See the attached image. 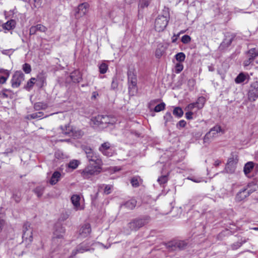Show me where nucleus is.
Segmentation results:
<instances>
[{
    "mask_svg": "<svg viewBox=\"0 0 258 258\" xmlns=\"http://www.w3.org/2000/svg\"><path fill=\"white\" fill-rule=\"evenodd\" d=\"M35 80H36L35 78H31L27 83V88H29V89L33 87V86L34 85Z\"/></svg>",
    "mask_w": 258,
    "mask_h": 258,
    "instance_id": "nucleus-53",
    "label": "nucleus"
},
{
    "mask_svg": "<svg viewBox=\"0 0 258 258\" xmlns=\"http://www.w3.org/2000/svg\"><path fill=\"white\" fill-rule=\"evenodd\" d=\"M195 107H197V104L196 102L190 103L187 107V109L190 110H192Z\"/></svg>",
    "mask_w": 258,
    "mask_h": 258,
    "instance_id": "nucleus-62",
    "label": "nucleus"
},
{
    "mask_svg": "<svg viewBox=\"0 0 258 258\" xmlns=\"http://www.w3.org/2000/svg\"><path fill=\"white\" fill-rule=\"evenodd\" d=\"M60 128L62 133L64 135H68L69 136H72V135H74V130L72 127L70 125H66L64 127L61 126Z\"/></svg>",
    "mask_w": 258,
    "mask_h": 258,
    "instance_id": "nucleus-25",
    "label": "nucleus"
},
{
    "mask_svg": "<svg viewBox=\"0 0 258 258\" xmlns=\"http://www.w3.org/2000/svg\"><path fill=\"white\" fill-rule=\"evenodd\" d=\"M16 26V21L14 20H10L4 23L2 25V27L4 29L7 30H11L13 29Z\"/></svg>",
    "mask_w": 258,
    "mask_h": 258,
    "instance_id": "nucleus-24",
    "label": "nucleus"
},
{
    "mask_svg": "<svg viewBox=\"0 0 258 258\" xmlns=\"http://www.w3.org/2000/svg\"><path fill=\"white\" fill-rule=\"evenodd\" d=\"M9 77L0 75V84H4L7 81Z\"/></svg>",
    "mask_w": 258,
    "mask_h": 258,
    "instance_id": "nucleus-60",
    "label": "nucleus"
},
{
    "mask_svg": "<svg viewBox=\"0 0 258 258\" xmlns=\"http://www.w3.org/2000/svg\"><path fill=\"white\" fill-rule=\"evenodd\" d=\"M254 167V164L252 162L246 163L244 167L243 171L246 175H247L252 170Z\"/></svg>",
    "mask_w": 258,
    "mask_h": 258,
    "instance_id": "nucleus-26",
    "label": "nucleus"
},
{
    "mask_svg": "<svg viewBox=\"0 0 258 258\" xmlns=\"http://www.w3.org/2000/svg\"><path fill=\"white\" fill-rule=\"evenodd\" d=\"M24 80V75L20 71L15 73L11 80L12 87L13 88H18Z\"/></svg>",
    "mask_w": 258,
    "mask_h": 258,
    "instance_id": "nucleus-6",
    "label": "nucleus"
},
{
    "mask_svg": "<svg viewBox=\"0 0 258 258\" xmlns=\"http://www.w3.org/2000/svg\"><path fill=\"white\" fill-rule=\"evenodd\" d=\"M137 202L135 200H131L130 201H127L125 203H124L122 207H124L127 209L128 210H133L136 206Z\"/></svg>",
    "mask_w": 258,
    "mask_h": 258,
    "instance_id": "nucleus-27",
    "label": "nucleus"
},
{
    "mask_svg": "<svg viewBox=\"0 0 258 258\" xmlns=\"http://www.w3.org/2000/svg\"><path fill=\"white\" fill-rule=\"evenodd\" d=\"M44 188H45L43 186H38L33 189V191L37 195L38 197L40 198L42 196Z\"/></svg>",
    "mask_w": 258,
    "mask_h": 258,
    "instance_id": "nucleus-28",
    "label": "nucleus"
},
{
    "mask_svg": "<svg viewBox=\"0 0 258 258\" xmlns=\"http://www.w3.org/2000/svg\"><path fill=\"white\" fill-rule=\"evenodd\" d=\"M169 19L168 13L165 15H159L155 21V29L158 32L163 31L166 27Z\"/></svg>",
    "mask_w": 258,
    "mask_h": 258,
    "instance_id": "nucleus-4",
    "label": "nucleus"
},
{
    "mask_svg": "<svg viewBox=\"0 0 258 258\" xmlns=\"http://www.w3.org/2000/svg\"><path fill=\"white\" fill-rule=\"evenodd\" d=\"M250 185H248V187L246 188H243V189L239 191L236 195L235 199L238 202H240L244 200L246 197L249 196V195L252 193L256 190V186L252 189H250Z\"/></svg>",
    "mask_w": 258,
    "mask_h": 258,
    "instance_id": "nucleus-8",
    "label": "nucleus"
},
{
    "mask_svg": "<svg viewBox=\"0 0 258 258\" xmlns=\"http://www.w3.org/2000/svg\"><path fill=\"white\" fill-rule=\"evenodd\" d=\"M81 197L78 195H73L71 199L72 203L73 204L74 209L77 210H81L83 209V207L80 205Z\"/></svg>",
    "mask_w": 258,
    "mask_h": 258,
    "instance_id": "nucleus-16",
    "label": "nucleus"
},
{
    "mask_svg": "<svg viewBox=\"0 0 258 258\" xmlns=\"http://www.w3.org/2000/svg\"><path fill=\"white\" fill-rule=\"evenodd\" d=\"M70 77L72 81L74 83H79L82 80V75L80 72L78 70L72 72L70 75Z\"/></svg>",
    "mask_w": 258,
    "mask_h": 258,
    "instance_id": "nucleus-19",
    "label": "nucleus"
},
{
    "mask_svg": "<svg viewBox=\"0 0 258 258\" xmlns=\"http://www.w3.org/2000/svg\"><path fill=\"white\" fill-rule=\"evenodd\" d=\"M36 27L35 26H31L29 29V35H35L37 32Z\"/></svg>",
    "mask_w": 258,
    "mask_h": 258,
    "instance_id": "nucleus-54",
    "label": "nucleus"
},
{
    "mask_svg": "<svg viewBox=\"0 0 258 258\" xmlns=\"http://www.w3.org/2000/svg\"><path fill=\"white\" fill-rule=\"evenodd\" d=\"M131 183L133 186L137 187L139 186V182L137 177H134L132 178Z\"/></svg>",
    "mask_w": 258,
    "mask_h": 258,
    "instance_id": "nucleus-47",
    "label": "nucleus"
},
{
    "mask_svg": "<svg viewBox=\"0 0 258 258\" xmlns=\"http://www.w3.org/2000/svg\"><path fill=\"white\" fill-rule=\"evenodd\" d=\"M23 70L25 72L26 74H29L31 71V68L29 64L28 63H24L23 65Z\"/></svg>",
    "mask_w": 258,
    "mask_h": 258,
    "instance_id": "nucleus-46",
    "label": "nucleus"
},
{
    "mask_svg": "<svg viewBox=\"0 0 258 258\" xmlns=\"http://www.w3.org/2000/svg\"><path fill=\"white\" fill-rule=\"evenodd\" d=\"M102 115H98L96 116L93 117L91 119V124L94 127H98L101 128V119Z\"/></svg>",
    "mask_w": 258,
    "mask_h": 258,
    "instance_id": "nucleus-18",
    "label": "nucleus"
},
{
    "mask_svg": "<svg viewBox=\"0 0 258 258\" xmlns=\"http://www.w3.org/2000/svg\"><path fill=\"white\" fill-rule=\"evenodd\" d=\"M150 221V217L148 216L140 218H136L132 220L127 224V227L128 232L137 231L140 228L147 225Z\"/></svg>",
    "mask_w": 258,
    "mask_h": 258,
    "instance_id": "nucleus-2",
    "label": "nucleus"
},
{
    "mask_svg": "<svg viewBox=\"0 0 258 258\" xmlns=\"http://www.w3.org/2000/svg\"><path fill=\"white\" fill-rule=\"evenodd\" d=\"M79 161L77 160H73L71 161L68 164V167L69 168H72V169H75L77 168L79 164Z\"/></svg>",
    "mask_w": 258,
    "mask_h": 258,
    "instance_id": "nucleus-32",
    "label": "nucleus"
},
{
    "mask_svg": "<svg viewBox=\"0 0 258 258\" xmlns=\"http://www.w3.org/2000/svg\"><path fill=\"white\" fill-rule=\"evenodd\" d=\"M127 82L129 93L132 95H134L137 92V78L134 68H132L128 69Z\"/></svg>",
    "mask_w": 258,
    "mask_h": 258,
    "instance_id": "nucleus-1",
    "label": "nucleus"
},
{
    "mask_svg": "<svg viewBox=\"0 0 258 258\" xmlns=\"http://www.w3.org/2000/svg\"><path fill=\"white\" fill-rule=\"evenodd\" d=\"M183 69V66L180 63H177L175 65V72L176 73H179L181 72Z\"/></svg>",
    "mask_w": 258,
    "mask_h": 258,
    "instance_id": "nucleus-51",
    "label": "nucleus"
},
{
    "mask_svg": "<svg viewBox=\"0 0 258 258\" xmlns=\"http://www.w3.org/2000/svg\"><path fill=\"white\" fill-rule=\"evenodd\" d=\"M65 233L64 228L60 225L56 226L55 230L53 232L52 238L53 242L56 243L57 239H62Z\"/></svg>",
    "mask_w": 258,
    "mask_h": 258,
    "instance_id": "nucleus-10",
    "label": "nucleus"
},
{
    "mask_svg": "<svg viewBox=\"0 0 258 258\" xmlns=\"http://www.w3.org/2000/svg\"><path fill=\"white\" fill-rule=\"evenodd\" d=\"M61 174L58 171H55L52 175L49 183L51 185L55 184L60 178Z\"/></svg>",
    "mask_w": 258,
    "mask_h": 258,
    "instance_id": "nucleus-23",
    "label": "nucleus"
},
{
    "mask_svg": "<svg viewBox=\"0 0 258 258\" xmlns=\"http://www.w3.org/2000/svg\"><path fill=\"white\" fill-rule=\"evenodd\" d=\"M89 250L90 249L88 246H86L84 243H82V244L78 246L75 250H74L72 252V256L76 255L78 253H83L84 252Z\"/></svg>",
    "mask_w": 258,
    "mask_h": 258,
    "instance_id": "nucleus-20",
    "label": "nucleus"
},
{
    "mask_svg": "<svg viewBox=\"0 0 258 258\" xmlns=\"http://www.w3.org/2000/svg\"><path fill=\"white\" fill-rule=\"evenodd\" d=\"M91 231V226L88 223L82 225L79 230V235L81 237H87L90 234Z\"/></svg>",
    "mask_w": 258,
    "mask_h": 258,
    "instance_id": "nucleus-14",
    "label": "nucleus"
},
{
    "mask_svg": "<svg viewBox=\"0 0 258 258\" xmlns=\"http://www.w3.org/2000/svg\"><path fill=\"white\" fill-rule=\"evenodd\" d=\"M116 119L115 117L103 115L101 119V129L106 127L108 125H113L116 122Z\"/></svg>",
    "mask_w": 258,
    "mask_h": 258,
    "instance_id": "nucleus-11",
    "label": "nucleus"
},
{
    "mask_svg": "<svg viewBox=\"0 0 258 258\" xmlns=\"http://www.w3.org/2000/svg\"><path fill=\"white\" fill-rule=\"evenodd\" d=\"M151 0H139V7L140 8L144 9L148 7Z\"/></svg>",
    "mask_w": 258,
    "mask_h": 258,
    "instance_id": "nucleus-31",
    "label": "nucleus"
},
{
    "mask_svg": "<svg viewBox=\"0 0 258 258\" xmlns=\"http://www.w3.org/2000/svg\"><path fill=\"white\" fill-rule=\"evenodd\" d=\"M22 239V242L26 245H29L33 241V229L28 223L23 226Z\"/></svg>",
    "mask_w": 258,
    "mask_h": 258,
    "instance_id": "nucleus-5",
    "label": "nucleus"
},
{
    "mask_svg": "<svg viewBox=\"0 0 258 258\" xmlns=\"http://www.w3.org/2000/svg\"><path fill=\"white\" fill-rule=\"evenodd\" d=\"M14 96V93L10 89H4L0 92V96L3 98H13Z\"/></svg>",
    "mask_w": 258,
    "mask_h": 258,
    "instance_id": "nucleus-21",
    "label": "nucleus"
},
{
    "mask_svg": "<svg viewBox=\"0 0 258 258\" xmlns=\"http://www.w3.org/2000/svg\"><path fill=\"white\" fill-rule=\"evenodd\" d=\"M175 243L176 244V247L179 250L183 249L186 245V243L184 241L181 240H176V243Z\"/></svg>",
    "mask_w": 258,
    "mask_h": 258,
    "instance_id": "nucleus-40",
    "label": "nucleus"
},
{
    "mask_svg": "<svg viewBox=\"0 0 258 258\" xmlns=\"http://www.w3.org/2000/svg\"><path fill=\"white\" fill-rule=\"evenodd\" d=\"M158 102V100H151L149 104H148V107L150 109V110H152L153 108V106Z\"/></svg>",
    "mask_w": 258,
    "mask_h": 258,
    "instance_id": "nucleus-57",
    "label": "nucleus"
},
{
    "mask_svg": "<svg viewBox=\"0 0 258 258\" xmlns=\"http://www.w3.org/2000/svg\"><path fill=\"white\" fill-rule=\"evenodd\" d=\"M86 156L90 162H93V164H94L102 165L101 159L94 151L92 153L87 155Z\"/></svg>",
    "mask_w": 258,
    "mask_h": 258,
    "instance_id": "nucleus-15",
    "label": "nucleus"
},
{
    "mask_svg": "<svg viewBox=\"0 0 258 258\" xmlns=\"http://www.w3.org/2000/svg\"><path fill=\"white\" fill-rule=\"evenodd\" d=\"M37 80L41 83V86L46 84V77L43 74H40L37 76Z\"/></svg>",
    "mask_w": 258,
    "mask_h": 258,
    "instance_id": "nucleus-35",
    "label": "nucleus"
},
{
    "mask_svg": "<svg viewBox=\"0 0 258 258\" xmlns=\"http://www.w3.org/2000/svg\"><path fill=\"white\" fill-rule=\"evenodd\" d=\"M235 168L236 162L233 158L229 159L225 167V170L226 172L228 173H232L235 171Z\"/></svg>",
    "mask_w": 258,
    "mask_h": 258,
    "instance_id": "nucleus-17",
    "label": "nucleus"
},
{
    "mask_svg": "<svg viewBox=\"0 0 258 258\" xmlns=\"http://www.w3.org/2000/svg\"><path fill=\"white\" fill-rule=\"evenodd\" d=\"M221 132L224 133L223 131L222 130L220 126L216 125L213 127L211 128L210 131L207 133L204 137V142H206L212 138H215L218 136V133Z\"/></svg>",
    "mask_w": 258,
    "mask_h": 258,
    "instance_id": "nucleus-7",
    "label": "nucleus"
},
{
    "mask_svg": "<svg viewBox=\"0 0 258 258\" xmlns=\"http://www.w3.org/2000/svg\"><path fill=\"white\" fill-rule=\"evenodd\" d=\"M185 125H186V122L184 120H181L177 124V127H178V126H179V127H183L185 126Z\"/></svg>",
    "mask_w": 258,
    "mask_h": 258,
    "instance_id": "nucleus-59",
    "label": "nucleus"
},
{
    "mask_svg": "<svg viewBox=\"0 0 258 258\" xmlns=\"http://www.w3.org/2000/svg\"><path fill=\"white\" fill-rule=\"evenodd\" d=\"M37 31H39L42 33H45L48 29L43 25L38 24L36 25Z\"/></svg>",
    "mask_w": 258,
    "mask_h": 258,
    "instance_id": "nucleus-41",
    "label": "nucleus"
},
{
    "mask_svg": "<svg viewBox=\"0 0 258 258\" xmlns=\"http://www.w3.org/2000/svg\"><path fill=\"white\" fill-rule=\"evenodd\" d=\"M46 108V105L42 103L38 102L36 103L34 105V108L36 110H39L40 109H45Z\"/></svg>",
    "mask_w": 258,
    "mask_h": 258,
    "instance_id": "nucleus-49",
    "label": "nucleus"
},
{
    "mask_svg": "<svg viewBox=\"0 0 258 258\" xmlns=\"http://www.w3.org/2000/svg\"><path fill=\"white\" fill-rule=\"evenodd\" d=\"M0 74H2V76H4L5 77H9L10 76L9 71L7 70L1 69L0 70Z\"/></svg>",
    "mask_w": 258,
    "mask_h": 258,
    "instance_id": "nucleus-56",
    "label": "nucleus"
},
{
    "mask_svg": "<svg viewBox=\"0 0 258 258\" xmlns=\"http://www.w3.org/2000/svg\"><path fill=\"white\" fill-rule=\"evenodd\" d=\"M102 165L94 164L91 163L81 171V175L84 179H89L101 172Z\"/></svg>",
    "mask_w": 258,
    "mask_h": 258,
    "instance_id": "nucleus-3",
    "label": "nucleus"
},
{
    "mask_svg": "<svg viewBox=\"0 0 258 258\" xmlns=\"http://www.w3.org/2000/svg\"><path fill=\"white\" fill-rule=\"evenodd\" d=\"M176 240L172 241L168 243L167 247L170 250H178L177 247H176V244H175Z\"/></svg>",
    "mask_w": 258,
    "mask_h": 258,
    "instance_id": "nucleus-38",
    "label": "nucleus"
},
{
    "mask_svg": "<svg viewBox=\"0 0 258 258\" xmlns=\"http://www.w3.org/2000/svg\"><path fill=\"white\" fill-rule=\"evenodd\" d=\"M82 149L85 152L86 156L93 152V150L90 147L86 146H82Z\"/></svg>",
    "mask_w": 258,
    "mask_h": 258,
    "instance_id": "nucleus-52",
    "label": "nucleus"
},
{
    "mask_svg": "<svg viewBox=\"0 0 258 258\" xmlns=\"http://www.w3.org/2000/svg\"><path fill=\"white\" fill-rule=\"evenodd\" d=\"M246 79L245 75L241 73L238 75V76L235 79V82L236 83H241L243 82Z\"/></svg>",
    "mask_w": 258,
    "mask_h": 258,
    "instance_id": "nucleus-36",
    "label": "nucleus"
},
{
    "mask_svg": "<svg viewBox=\"0 0 258 258\" xmlns=\"http://www.w3.org/2000/svg\"><path fill=\"white\" fill-rule=\"evenodd\" d=\"M99 150L103 155L107 156H111L112 154L110 144L109 142H105L101 144L99 148Z\"/></svg>",
    "mask_w": 258,
    "mask_h": 258,
    "instance_id": "nucleus-13",
    "label": "nucleus"
},
{
    "mask_svg": "<svg viewBox=\"0 0 258 258\" xmlns=\"http://www.w3.org/2000/svg\"><path fill=\"white\" fill-rule=\"evenodd\" d=\"M168 180V175H162L160 177H159L157 179L158 183L160 185L166 183Z\"/></svg>",
    "mask_w": 258,
    "mask_h": 258,
    "instance_id": "nucleus-42",
    "label": "nucleus"
},
{
    "mask_svg": "<svg viewBox=\"0 0 258 258\" xmlns=\"http://www.w3.org/2000/svg\"><path fill=\"white\" fill-rule=\"evenodd\" d=\"M13 198L17 203L19 202L21 199V193L19 191H16L13 195Z\"/></svg>",
    "mask_w": 258,
    "mask_h": 258,
    "instance_id": "nucleus-44",
    "label": "nucleus"
},
{
    "mask_svg": "<svg viewBox=\"0 0 258 258\" xmlns=\"http://www.w3.org/2000/svg\"><path fill=\"white\" fill-rule=\"evenodd\" d=\"M54 156L58 159H62L64 158L65 155L61 151L58 150L55 152Z\"/></svg>",
    "mask_w": 258,
    "mask_h": 258,
    "instance_id": "nucleus-45",
    "label": "nucleus"
},
{
    "mask_svg": "<svg viewBox=\"0 0 258 258\" xmlns=\"http://www.w3.org/2000/svg\"><path fill=\"white\" fill-rule=\"evenodd\" d=\"M74 135H72V136L77 138H79L83 135V133L81 130L74 131Z\"/></svg>",
    "mask_w": 258,
    "mask_h": 258,
    "instance_id": "nucleus-50",
    "label": "nucleus"
},
{
    "mask_svg": "<svg viewBox=\"0 0 258 258\" xmlns=\"http://www.w3.org/2000/svg\"><path fill=\"white\" fill-rule=\"evenodd\" d=\"M206 102L205 98L204 97H200L196 101L197 107L198 109H201L203 107Z\"/></svg>",
    "mask_w": 258,
    "mask_h": 258,
    "instance_id": "nucleus-29",
    "label": "nucleus"
},
{
    "mask_svg": "<svg viewBox=\"0 0 258 258\" xmlns=\"http://www.w3.org/2000/svg\"><path fill=\"white\" fill-rule=\"evenodd\" d=\"M164 119L165 120V124L167 125V122H171L173 121V117L171 114V113L167 112L166 113L164 116Z\"/></svg>",
    "mask_w": 258,
    "mask_h": 258,
    "instance_id": "nucleus-37",
    "label": "nucleus"
},
{
    "mask_svg": "<svg viewBox=\"0 0 258 258\" xmlns=\"http://www.w3.org/2000/svg\"><path fill=\"white\" fill-rule=\"evenodd\" d=\"M108 69V66L105 62H102L99 66V72L101 74H105Z\"/></svg>",
    "mask_w": 258,
    "mask_h": 258,
    "instance_id": "nucleus-30",
    "label": "nucleus"
},
{
    "mask_svg": "<svg viewBox=\"0 0 258 258\" xmlns=\"http://www.w3.org/2000/svg\"><path fill=\"white\" fill-rule=\"evenodd\" d=\"M111 88L113 89H115L117 88L118 86V82L116 78H113L112 79V83H111Z\"/></svg>",
    "mask_w": 258,
    "mask_h": 258,
    "instance_id": "nucleus-55",
    "label": "nucleus"
},
{
    "mask_svg": "<svg viewBox=\"0 0 258 258\" xmlns=\"http://www.w3.org/2000/svg\"><path fill=\"white\" fill-rule=\"evenodd\" d=\"M173 114L178 117H181L183 115V112L181 108L177 107L174 109Z\"/></svg>",
    "mask_w": 258,
    "mask_h": 258,
    "instance_id": "nucleus-33",
    "label": "nucleus"
},
{
    "mask_svg": "<svg viewBox=\"0 0 258 258\" xmlns=\"http://www.w3.org/2000/svg\"><path fill=\"white\" fill-rule=\"evenodd\" d=\"M247 58H249L250 60H253L258 56V49L255 48H251L249 49L246 52Z\"/></svg>",
    "mask_w": 258,
    "mask_h": 258,
    "instance_id": "nucleus-22",
    "label": "nucleus"
},
{
    "mask_svg": "<svg viewBox=\"0 0 258 258\" xmlns=\"http://www.w3.org/2000/svg\"><path fill=\"white\" fill-rule=\"evenodd\" d=\"M193 113L191 111L186 112L185 117L187 119H191L192 118Z\"/></svg>",
    "mask_w": 258,
    "mask_h": 258,
    "instance_id": "nucleus-61",
    "label": "nucleus"
},
{
    "mask_svg": "<svg viewBox=\"0 0 258 258\" xmlns=\"http://www.w3.org/2000/svg\"><path fill=\"white\" fill-rule=\"evenodd\" d=\"M111 190V186L109 185H106L104 188V192L106 194H109L110 193Z\"/></svg>",
    "mask_w": 258,
    "mask_h": 258,
    "instance_id": "nucleus-64",
    "label": "nucleus"
},
{
    "mask_svg": "<svg viewBox=\"0 0 258 258\" xmlns=\"http://www.w3.org/2000/svg\"><path fill=\"white\" fill-rule=\"evenodd\" d=\"M165 107V104L164 102H162L158 105H157L153 109L154 111L156 112H160L162 110H163Z\"/></svg>",
    "mask_w": 258,
    "mask_h": 258,
    "instance_id": "nucleus-39",
    "label": "nucleus"
},
{
    "mask_svg": "<svg viewBox=\"0 0 258 258\" xmlns=\"http://www.w3.org/2000/svg\"><path fill=\"white\" fill-rule=\"evenodd\" d=\"M175 58L177 61L182 62L185 58V55L183 52H179L175 55Z\"/></svg>",
    "mask_w": 258,
    "mask_h": 258,
    "instance_id": "nucleus-43",
    "label": "nucleus"
},
{
    "mask_svg": "<svg viewBox=\"0 0 258 258\" xmlns=\"http://www.w3.org/2000/svg\"><path fill=\"white\" fill-rule=\"evenodd\" d=\"M163 51L160 48H157L155 52V55L157 57L160 58L163 54Z\"/></svg>",
    "mask_w": 258,
    "mask_h": 258,
    "instance_id": "nucleus-58",
    "label": "nucleus"
},
{
    "mask_svg": "<svg viewBox=\"0 0 258 258\" xmlns=\"http://www.w3.org/2000/svg\"><path fill=\"white\" fill-rule=\"evenodd\" d=\"M43 115V113L42 112H38L29 115L27 118L28 119H35L37 118H41Z\"/></svg>",
    "mask_w": 258,
    "mask_h": 258,
    "instance_id": "nucleus-34",
    "label": "nucleus"
},
{
    "mask_svg": "<svg viewBox=\"0 0 258 258\" xmlns=\"http://www.w3.org/2000/svg\"><path fill=\"white\" fill-rule=\"evenodd\" d=\"M89 7L87 3L80 4L76 10L75 17L78 18L85 16L88 13Z\"/></svg>",
    "mask_w": 258,
    "mask_h": 258,
    "instance_id": "nucleus-9",
    "label": "nucleus"
},
{
    "mask_svg": "<svg viewBox=\"0 0 258 258\" xmlns=\"http://www.w3.org/2000/svg\"><path fill=\"white\" fill-rule=\"evenodd\" d=\"M191 40V38L187 35L183 36L181 38V41L183 43L186 44L189 43Z\"/></svg>",
    "mask_w": 258,
    "mask_h": 258,
    "instance_id": "nucleus-48",
    "label": "nucleus"
},
{
    "mask_svg": "<svg viewBox=\"0 0 258 258\" xmlns=\"http://www.w3.org/2000/svg\"><path fill=\"white\" fill-rule=\"evenodd\" d=\"M251 89L248 93V99L254 101L258 97V81L253 83L251 86Z\"/></svg>",
    "mask_w": 258,
    "mask_h": 258,
    "instance_id": "nucleus-12",
    "label": "nucleus"
},
{
    "mask_svg": "<svg viewBox=\"0 0 258 258\" xmlns=\"http://www.w3.org/2000/svg\"><path fill=\"white\" fill-rule=\"evenodd\" d=\"M252 61H253L252 60L249 59V58H247V59L243 61V66L244 67H247L249 66Z\"/></svg>",
    "mask_w": 258,
    "mask_h": 258,
    "instance_id": "nucleus-63",
    "label": "nucleus"
}]
</instances>
